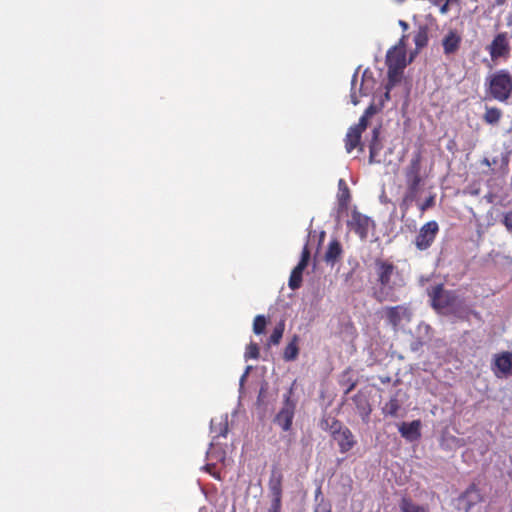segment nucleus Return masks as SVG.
Returning <instances> with one entry per match:
<instances>
[{
    "instance_id": "1",
    "label": "nucleus",
    "mask_w": 512,
    "mask_h": 512,
    "mask_svg": "<svg viewBox=\"0 0 512 512\" xmlns=\"http://www.w3.org/2000/svg\"><path fill=\"white\" fill-rule=\"evenodd\" d=\"M373 271L377 288L373 292V297L378 302L396 301L394 290L396 288V279L400 277L397 266L388 258L377 257L373 261Z\"/></svg>"
},
{
    "instance_id": "2",
    "label": "nucleus",
    "mask_w": 512,
    "mask_h": 512,
    "mask_svg": "<svg viewBox=\"0 0 512 512\" xmlns=\"http://www.w3.org/2000/svg\"><path fill=\"white\" fill-rule=\"evenodd\" d=\"M485 90L489 98L506 102L512 96V76L506 69H500L485 78Z\"/></svg>"
},
{
    "instance_id": "3",
    "label": "nucleus",
    "mask_w": 512,
    "mask_h": 512,
    "mask_svg": "<svg viewBox=\"0 0 512 512\" xmlns=\"http://www.w3.org/2000/svg\"><path fill=\"white\" fill-rule=\"evenodd\" d=\"M422 154L420 151L413 154L408 166L405 169V181L407 192L404 201H413L422 183L421 176Z\"/></svg>"
},
{
    "instance_id": "4",
    "label": "nucleus",
    "mask_w": 512,
    "mask_h": 512,
    "mask_svg": "<svg viewBox=\"0 0 512 512\" xmlns=\"http://www.w3.org/2000/svg\"><path fill=\"white\" fill-rule=\"evenodd\" d=\"M293 388L291 387L283 396V406L275 415L274 422L279 425L283 431H289L292 427L296 400L292 399Z\"/></svg>"
},
{
    "instance_id": "5",
    "label": "nucleus",
    "mask_w": 512,
    "mask_h": 512,
    "mask_svg": "<svg viewBox=\"0 0 512 512\" xmlns=\"http://www.w3.org/2000/svg\"><path fill=\"white\" fill-rule=\"evenodd\" d=\"M382 313L387 324L397 331L403 323H409L412 318V311L406 304L396 306H386L382 309Z\"/></svg>"
},
{
    "instance_id": "6",
    "label": "nucleus",
    "mask_w": 512,
    "mask_h": 512,
    "mask_svg": "<svg viewBox=\"0 0 512 512\" xmlns=\"http://www.w3.org/2000/svg\"><path fill=\"white\" fill-rule=\"evenodd\" d=\"M486 50L493 62L499 59H507L510 55V36L507 32H500L496 34Z\"/></svg>"
},
{
    "instance_id": "7",
    "label": "nucleus",
    "mask_w": 512,
    "mask_h": 512,
    "mask_svg": "<svg viewBox=\"0 0 512 512\" xmlns=\"http://www.w3.org/2000/svg\"><path fill=\"white\" fill-rule=\"evenodd\" d=\"M428 295L431 299V305L435 309H445L451 307L455 302V295L451 291H446L443 284H437L428 288Z\"/></svg>"
},
{
    "instance_id": "8",
    "label": "nucleus",
    "mask_w": 512,
    "mask_h": 512,
    "mask_svg": "<svg viewBox=\"0 0 512 512\" xmlns=\"http://www.w3.org/2000/svg\"><path fill=\"white\" fill-rule=\"evenodd\" d=\"M438 232L439 226L436 221L432 220L424 224L415 238L417 249L421 251L428 249L434 242Z\"/></svg>"
},
{
    "instance_id": "9",
    "label": "nucleus",
    "mask_w": 512,
    "mask_h": 512,
    "mask_svg": "<svg viewBox=\"0 0 512 512\" xmlns=\"http://www.w3.org/2000/svg\"><path fill=\"white\" fill-rule=\"evenodd\" d=\"M309 260H310V250L308 248V245L306 244L303 247V250L301 253V259H300L299 263L294 267V269L292 270V272L290 274L289 281H288V286L290 289L296 290V289L300 288V286L302 284L303 272L306 269Z\"/></svg>"
},
{
    "instance_id": "10",
    "label": "nucleus",
    "mask_w": 512,
    "mask_h": 512,
    "mask_svg": "<svg viewBox=\"0 0 512 512\" xmlns=\"http://www.w3.org/2000/svg\"><path fill=\"white\" fill-rule=\"evenodd\" d=\"M370 222L371 220L368 216L358 211H353L347 225L350 230L354 231L361 239H365L368 236Z\"/></svg>"
},
{
    "instance_id": "11",
    "label": "nucleus",
    "mask_w": 512,
    "mask_h": 512,
    "mask_svg": "<svg viewBox=\"0 0 512 512\" xmlns=\"http://www.w3.org/2000/svg\"><path fill=\"white\" fill-rule=\"evenodd\" d=\"M493 371L497 377H506L512 373V353L504 351L495 354Z\"/></svg>"
},
{
    "instance_id": "12",
    "label": "nucleus",
    "mask_w": 512,
    "mask_h": 512,
    "mask_svg": "<svg viewBox=\"0 0 512 512\" xmlns=\"http://www.w3.org/2000/svg\"><path fill=\"white\" fill-rule=\"evenodd\" d=\"M332 439L337 443L339 451L343 454L349 452L357 444V440L352 431L347 427L337 431Z\"/></svg>"
},
{
    "instance_id": "13",
    "label": "nucleus",
    "mask_w": 512,
    "mask_h": 512,
    "mask_svg": "<svg viewBox=\"0 0 512 512\" xmlns=\"http://www.w3.org/2000/svg\"><path fill=\"white\" fill-rule=\"evenodd\" d=\"M462 37L457 30H449L442 39L443 52L449 56L455 54L461 46Z\"/></svg>"
},
{
    "instance_id": "14",
    "label": "nucleus",
    "mask_w": 512,
    "mask_h": 512,
    "mask_svg": "<svg viewBox=\"0 0 512 512\" xmlns=\"http://www.w3.org/2000/svg\"><path fill=\"white\" fill-rule=\"evenodd\" d=\"M399 432L406 440L416 441L421 437V421L402 422L399 426Z\"/></svg>"
},
{
    "instance_id": "15",
    "label": "nucleus",
    "mask_w": 512,
    "mask_h": 512,
    "mask_svg": "<svg viewBox=\"0 0 512 512\" xmlns=\"http://www.w3.org/2000/svg\"><path fill=\"white\" fill-rule=\"evenodd\" d=\"M283 474L278 468H273L268 482L272 499H282Z\"/></svg>"
},
{
    "instance_id": "16",
    "label": "nucleus",
    "mask_w": 512,
    "mask_h": 512,
    "mask_svg": "<svg viewBox=\"0 0 512 512\" xmlns=\"http://www.w3.org/2000/svg\"><path fill=\"white\" fill-rule=\"evenodd\" d=\"M386 65L390 68V73H393V70H403L406 66L405 54L401 50H389L386 56Z\"/></svg>"
},
{
    "instance_id": "17",
    "label": "nucleus",
    "mask_w": 512,
    "mask_h": 512,
    "mask_svg": "<svg viewBox=\"0 0 512 512\" xmlns=\"http://www.w3.org/2000/svg\"><path fill=\"white\" fill-rule=\"evenodd\" d=\"M353 401L363 421H368L372 409L367 397L362 393H357L356 395H354Z\"/></svg>"
},
{
    "instance_id": "18",
    "label": "nucleus",
    "mask_w": 512,
    "mask_h": 512,
    "mask_svg": "<svg viewBox=\"0 0 512 512\" xmlns=\"http://www.w3.org/2000/svg\"><path fill=\"white\" fill-rule=\"evenodd\" d=\"M342 252L343 250L340 242L337 239H333L330 241L328 245V248L324 256V260L326 261V263L333 265L340 259Z\"/></svg>"
},
{
    "instance_id": "19",
    "label": "nucleus",
    "mask_w": 512,
    "mask_h": 512,
    "mask_svg": "<svg viewBox=\"0 0 512 512\" xmlns=\"http://www.w3.org/2000/svg\"><path fill=\"white\" fill-rule=\"evenodd\" d=\"M362 132L350 127L345 136V149L347 153H351L355 148L360 146V150H362L361 142Z\"/></svg>"
},
{
    "instance_id": "20",
    "label": "nucleus",
    "mask_w": 512,
    "mask_h": 512,
    "mask_svg": "<svg viewBox=\"0 0 512 512\" xmlns=\"http://www.w3.org/2000/svg\"><path fill=\"white\" fill-rule=\"evenodd\" d=\"M299 336L294 335L283 351V359L287 362L294 361L299 355Z\"/></svg>"
},
{
    "instance_id": "21",
    "label": "nucleus",
    "mask_w": 512,
    "mask_h": 512,
    "mask_svg": "<svg viewBox=\"0 0 512 512\" xmlns=\"http://www.w3.org/2000/svg\"><path fill=\"white\" fill-rule=\"evenodd\" d=\"M462 500L466 501L467 509L482 500L479 489L475 485H471L462 495Z\"/></svg>"
},
{
    "instance_id": "22",
    "label": "nucleus",
    "mask_w": 512,
    "mask_h": 512,
    "mask_svg": "<svg viewBox=\"0 0 512 512\" xmlns=\"http://www.w3.org/2000/svg\"><path fill=\"white\" fill-rule=\"evenodd\" d=\"M400 512H429L428 507L414 503L410 498L403 497L399 504Z\"/></svg>"
},
{
    "instance_id": "23",
    "label": "nucleus",
    "mask_w": 512,
    "mask_h": 512,
    "mask_svg": "<svg viewBox=\"0 0 512 512\" xmlns=\"http://www.w3.org/2000/svg\"><path fill=\"white\" fill-rule=\"evenodd\" d=\"M381 150V144L379 142V130L378 128L373 129L372 139L369 145V163L375 162V157Z\"/></svg>"
},
{
    "instance_id": "24",
    "label": "nucleus",
    "mask_w": 512,
    "mask_h": 512,
    "mask_svg": "<svg viewBox=\"0 0 512 512\" xmlns=\"http://www.w3.org/2000/svg\"><path fill=\"white\" fill-rule=\"evenodd\" d=\"M501 117V109L497 107H486L485 113L483 115V120L487 124L495 125L499 123Z\"/></svg>"
},
{
    "instance_id": "25",
    "label": "nucleus",
    "mask_w": 512,
    "mask_h": 512,
    "mask_svg": "<svg viewBox=\"0 0 512 512\" xmlns=\"http://www.w3.org/2000/svg\"><path fill=\"white\" fill-rule=\"evenodd\" d=\"M284 330H285V321L281 320L274 327V329L268 339L267 345L268 346L278 345L283 337Z\"/></svg>"
},
{
    "instance_id": "26",
    "label": "nucleus",
    "mask_w": 512,
    "mask_h": 512,
    "mask_svg": "<svg viewBox=\"0 0 512 512\" xmlns=\"http://www.w3.org/2000/svg\"><path fill=\"white\" fill-rule=\"evenodd\" d=\"M401 408V402L398 398V395H394L390 398V400L384 405L383 413L390 416H397L398 411Z\"/></svg>"
},
{
    "instance_id": "27",
    "label": "nucleus",
    "mask_w": 512,
    "mask_h": 512,
    "mask_svg": "<svg viewBox=\"0 0 512 512\" xmlns=\"http://www.w3.org/2000/svg\"><path fill=\"white\" fill-rule=\"evenodd\" d=\"M322 428L327 429L332 437L337 431L346 429L347 426L343 425L339 420L335 418H328L322 421Z\"/></svg>"
},
{
    "instance_id": "28",
    "label": "nucleus",
    "mask_w": 512,
    "mask_h": 512,
    "mask_svg": "<svg viewBox=\"0 0 512 512\" xmlns=\"http://www.w3.org/2000/svg\"><path fill=\"white\" fill-rule=\"evenodd\" d=\"M218 428L216 427V423L214 420H211V424H210V428H211V432L214 433V438H219V437H226L227 433H228V423H227V419H222L219 424H218Z\"/></svg>"
},
{
    "instance_id": "29",
    "label": "nucleus",
    "mask_w": 512,
    "mask_h": 512,
    "mask_svg": "<svg viewBox=\"0 0 512 512\" xmlns=\"http://www.w3.org/2000/svg\"><path fill=\"white\" fill-rule=\"evenodd\" d=\"M413 40H414L417 50H420V49L424 48L425 46H427L428 40H429L427 29L424 27H421L415 34Z\"/></svg>"
},
{
    "instance_id": "30",
    "label": "nucleus",
    "mask_w": 512,
    "mask_h": 512,
    "mask_svg": "<svg viewBox=\"0 0 512 512\" xmlns=\"http://www.w3.org/2000/svg\"><path fill=\"white\" fill-rule=\"evenodd\" d=\"M267 325V320L264 315H257L253 321V332L256 335L263 334Z\"/></svg>"
},
{
    "instance_id": "31",
    "label": "nucleus",
    "mask_w": 512,
    "mask_h": 512,
    "mask_svg": "<svg viewBox=\"0 0 512 512\" xmlns=\"http://www.w3.org/2000/svg\"><path fill=\"white\" fill-rule=\"evenodd\" d=\"M246 359H258L259 358V347L257 343L251 342L245 351Z\"/></svg>"
},
{
    "instance_id": "32",
    "label": "nucleus",
    "mask_w": 512,
    "mask_h": 512,
    "mask_svg": "<svg viewBox=\"0 0 512 512\" xmlns=\"http://www.w3.org/2000/svg\"><path fill=\"white\" fill-rule=\"evenodd\" d=\"M434 5L440 7L441 13H446L448 11L449 4L458 2L459 0H430Z\"/></svg>"
},
{
    "instance_id": "33",
    "label": "nucleus",
    "mask_w": 512,
    "mask_h": 512,
    "mask_svg": "<svg viewBox=\"0 0 512 512\" xmlns=\"http://www.w3.org/2000/svg\"><path fill=\"white\" fill-rule=\"evenodd\" d=\"M394 72L390 73V68H388V84L387 86L393 87L399 80V76L402 73V70H393Z\"/></svg>"
},
{
    "instance_id": "34",
    "label": "nucleus",
    "mask_w": 512,
    "mask_h": 512,
    "mask_svg": "<svg viewBox=\"0 0 512 512\" xmlns=\"http://www.w3.org/2000/svg\"><path fill=\"white\" fill-rule=\"evenodd\" d=\"M370 117L366 116V115H362L359 119V122L355 125H353L352 127L360 132H364L368 126V120H369Z\"/></svg>"
},
{
    "instance_id": "35",
    "label": "nucleus",
    "mask_w": 512,
    "mask_h": 512,
    "mask_svg": "<svg viewBox=\"0 0 512 512\" xmlns=\"http://www.w3.org/2000/svg\"><path fill=\"white\" fill-rule=\"evenodd\" d=\"M502 223L507 231L512 235V210L504 214Z\"/></svg>"
},
{
    "instance_id": "36",
    "label": "nucleus",
    "mask_w": 512,
    "mask_h": 512,
    "mask_svg": "<svg viewBox=\"0 0 512 512\" xmlns=\"http://www.w3.org/2000/svg\"><path fill=\"white\" fill-rule=\"evenodd\" d=\"M356 81H357V73H355L353 75L352 81H351L352 88H351L350 98H351V102H352L353 105H357L359 103V96L356 94V92L354 90Z\"/></svg>"
},
{
    "instance_id": "37",
    "label": "nucleus",
    "mask_w": 512,
    "mask_h": 512,
    "mask_svg": "<svg viewBox=\"0 0 512 512\" xmlns=\"http://www.w3.org/2000/svg\"><path fill=\"white\" fill-rule=\"evenodd\" d=\"M282 499H271L270 507L267 512H281Z\"/></svg>"
},
{
    "instance_id": "38",
    "label": "nucleus",
    "mask_w": 512,
    "mask_h": 512,
    "mask_svg": "<svg viewBox=\"0 0 512 512\" xmlns=\"http://www.w3.org/2000/svg\"><path fill=\"white\" fill-rule=\"evenodd\" d=\"M434 205V196H429L422 204L419 205L420 211L423 213Z\"/></svg>"
},
{
    "instance_id": "39",
    "label": "nucleus",
    "mask_w": 512,
    "mask_h": 512,
    "mask_svg": "<svg viewBox=\"0 0 512 512\" xmlns=\"http://www.w3.org/2000/svg\"><path fill=\"white\" fill-rule=\"evenodd\" d=\"M377 113V108L374 104H370L366 110L364 111V115L368 116V117H372L374 114Z\"/></svg>"
},
{
    "instance_id": "40",
    "label": "nucleus",
    "mask_w": 512,
    "mask_h": 512,
    "mask_svg": "<svg viewBox=\"0 0 512 512\" xmlns=\"http://www.w3.org/2000/svg\"><path fill=\"white\" fill-rule=\"evenodd\" d=\"M339 185L340 186L341 185L345 186V189H344V191L341 194L340 200L341 201H346L349 198V189L347 188V186L345 185V182L342 179L339 181Z\"/></svg>"
},
{
    "instance_id": "41",
    "label": "nucleus",
    "mask_w": 512,
    "mask_h": 512,
    "mask_svg": "<svg viewBox=\"0 0 512 512\" xmlns=\"http://www.w3.org/2000/svg\"><path fill=\"white\" fill-rule=\"evenodd\" d=\"M314 512H331V509L325 504H320L315 508Z\"/></svg>"
},
{
    "instance_id": "42",
    "label": "nucleus",
    "mask_w": 512,
    "mask_h": 512,
    "mask_svg": "<svg viewBox=\"0 0 512 512\" xmlns=\"http://www.w3.org/2000/svg\"><path fill=\"white\" fill-rule=\"evenodd\" d=\"M365 74L363 75V79H362V83H361V87H360V95H367V91L364 90V85H365Z\"/></svg>"
},
{
    "instance_id": "43",
    "label": "nucleus",
    "mask_w": 512,
    "mask_h": 512,
    "mask_svg": "<svg viewBox=\"0 0 512 512\" xmlns=\"http://www.w3.org/2000/svg\"><path fill=\"white\" fill-rule=\"evenodd\" d=\"M507 2V0H495V6H502Z\"/></svg>"
},
{
    "instance_id": "44",
    "label": "nucleus",
    "mask_w": 512,
    "mask_h": 512,
    "mask_svg": "<svg viewBox=\"0 0 512 512\" xmlns=\"http://www.w3.org/2000/svg\"><path fill=\"white\" fill-rule=\"evenodd\" d=\"M399 24H400L401 27H403V29H407L408 28V24L405 21H403V20H400Z\"/></svg>"
},
{
    "instance_id": "45",
    "label": "nucleus",
    "mask_w": 512,
    "mask_h": 512,
    "mask_svg": "<svg viewBox=\"0 0 512 512\" xmlns=\"http://www.w3.org/2000/svg\"><path fill=\"white\" fill-rule=\"evenodd\" d=\"M386 88H387V91H386V93H385V98H386V99H389V91H390V89H391L392 87H390V86H386Z\"/></svg>"
},
{
    "instance_id": "46",
    "label": "nucleus",
    "mask_w": 512,
    "mask_h": 512,
    "mask_svg": "<svg viewBox=\"0 0 512 512\" xmlns=\"http://www.w3.org/2000/svg\"><path fill=\"white\" fill-rule=\"evenodd\" d=\"M355 384H351L350 387L347 389L346 391V394L349 393L353 388H354Z\"/></svg>"
}]
</instances>
